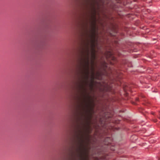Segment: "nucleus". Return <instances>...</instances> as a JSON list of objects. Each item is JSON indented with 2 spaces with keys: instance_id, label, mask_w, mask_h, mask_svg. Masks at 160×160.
Masks as SVG:
<instances>
[{
  "instance_id": "f257e3e1",
  "label": "nucleus",
  "mask_w": 160,
  "mask_h": 160,
  "mask_svg": "<svg viewBox=\"0 0 160 160\" xmlns=\"http://www.w3.org/2000/svg\"><path fill=\"white\" fill-rule=\"evenodd\" d=\"M84 39L80 55L78 61V67L79 73L82 78L80 82L78 84V89L82 98H80L79 105L80 125L78 127H87L85 123L88 124V114L90 113L89 110H91L93 108L91 107L89 103L86 99L87 93L84 83H87L89 78V65L90 56L91 58L92 66L94 64V60L96 59L95 48L97 44L96 36V26L95 18L92 17L87 18L82 23ZM87 127H89L88 125Z\"/></svg>"
},
{
  "instance_id": "f03ea898",
  "label": "nucleus",
  "mask_w": 160,
  "mask_h": 160,
  "mask_svg": "<svg viewBox=\"0 0 160 160\" xmlns=\"http://www.w3.org/2000/svg\"><path fill=\"white\" fill-rule=\"evenodd\" d=\"M85 8L87 9L89 8V7H91L92 6V3L91 2L90 0H85Z\"/></svg>"
},
{
  "instance_id": "7ed1b4c3",
  "label": "nucleus",
  "mask_w": 160,
  "mask_h": 160,
  "mask_svg": "<svg viewBox=\"0 0 160 160\" xmlns=\"http://www.w3.org/2000/svg\"><path fill=\"white\" fill-rule=\"evenodd\" d=\"M70 160H76V158L74 155H72V157Z\"/></svg>"
},
{
  "instance_id": "20e7f679",
  "label": "nucleus",
  "mask_w": 160,
  "mask_h": 160,
  "mask_svg": "<svg viewBox=\"0 0 160 160\" xmlns=\"http://www.w3.org/2000/svg\"><path fill=\"white\" fill-rule=\"evenodd\" d=\"M92 71H92V75H93H93H94V71H93V70H93V69H94V68H93V66H92Z\"/></svg>"
},
{
  "instance_id": "39448f33",
  "label": "nucleus",
  "mask_w": 160,
  "mask_h": 160,
  "mask_svg": "<svg viewBox=\"0 0 160 160\" xmlns=\"http://www.w3.org/2000/svg\"><path fill=\"white\" fill-rule=\"evenodd\" d=\"M159 116H158V118L160 119V112H159Z\"/></svg>"
},
{
  "instance_id": "423d86ee",
  "label": "nucleus",
  "mask_w": 160,
  "mask_h": 160,
  "mask_svg": "<svg viewBox=\"0 0 160 160\" xmlns=\"http://www.w3.org/2000/svg\"><path fill=\"white\" fill-rule=\"evenodd\" d=\"M138 99H138V98H136V101H138Z\"/></svg>"
},
{
  "instance_id": "0eeeda50",
  "label": "nucleus",
  "mask_w": 160,
  "mask_h": 160,
  "mask_svg": "<svg viewBox=\"0 0 160 160\" xmlns=\"http://www.w3.org/2000/svg\"><path fill=\"white\" fill-rule=\"evenodd\" d=\"M88 99H89V98H90V97H89V96L88 95Z\"/></svg>"
},
{
  "instance_id": "6e6552de",
  "label": "nucleus",
  "mask_w": 160,
  "mask_h": 160,
  "mask_svg": "<svg viewBox=\"0 0 160 160\" xmlns=\"http://www.w3.org/2000/svg\"><path fill=\"white\" fill-rule=\"evenodd\" d=\"M154 113H152V114H154Z\"/></svg>"
},
{
  "instance_id": "1a4fd4ad",
  "label": "nucleus",
  "mask_w": 160,
  "mask_h": 160,
  "mask_svg": "<svg viewBox=\"0 0 160 160\" xmlns=\"http://www.w3.org/2000/svg\"><path fill=\"white\" fill-rule=\"evenodd\" d=\"M113 58V59H115L114 58Z\"/></svg>"
}]
</instances>
